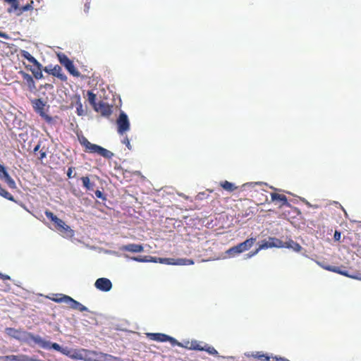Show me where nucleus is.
Listing matches in <instances>:
<instances>
[{
	"label": "nucleus",
	"instance_id": "f257e3e1",
	"mask_svg": "<svg viewBox=\"0 0 361 361\" xmlns=\"http://www.w3.org/2000/svg\"><path fill=\"white\" fill-rule=\"evenodd\" d=\"M79 141L81 145L85 147L86 152L97 154L107 159H111L114 157L113 152L99 145L91 143L85 136L79 137Z\"/></svg>",
	"mask_w": 361,
	"mask_h": 361
},
{
	"label": "nucleus",
	"instance_id": "f03ea898",
	"mask_svg": "<svg viewBox=\"0 0 361 361\" xmlns=\"http://www.w3.org/2000/svg\"><path fill=\"white\" fill-rule=\"evenodd\" d=\"M44 214L49 219L54 223L56 229L63 236L70 238L73 236L74 231L62 219L58 218L53 212L48 209L44 212Z\"/></svg>",
	"mask_w": 361,
	"mask_h": 361
},
{
	"label": "nucleus",
	"instance_id": "7ed1b4c3",
	"mask_svg": "<svg viewBox=\"0 0 361 361\" xmlns=\"http://www.w3.org/2000/svg\"><path fill=\"white\" fill-rule=\"evenodd\" d=\"M35 111L46 122L50 123L52 122L51 116L45 113V103L41 99H35L31 101Z\"/></svg>",
	"mask_w": 361,
	"mask_h": 361
},
{
	"label": "nucleus",
	"instance_id": "20e7f679",
	"mask_svg": "<svg viewBox=\"0 0 361 361\" xmlns=\"http://www.w3.org/2000/svg\"><path fill=\"white\" fill-rule=\"evenodd\" d=\"M117 132L119 135H123L124 133L130 130V123L128 116L123 111H121L118 118L116 120Z\"/></svg>",
	"mask_w": 361,
	"mask_h": 361
},
{
	"label": "nucleus",
	"instance_id": "39448f33",
	"mask_svg": "<svg viewBox=\"0 0 361 361\" xmlns=\"http://www.w3.org/2000/svg\"><path fill=\"white\" fill-rule=\"evenodd\" d=\"M30 339L34 341L36 344H38L40 347L44 349L53 348L55 350L60 352L62 347L56 343H51L42 338L39 336H34L32 334H29Z\"/></svg>",
	"mask_w": 361,
	"mask_h": 361
},
{
	"label": "nucleus",
	"instance_id": "423d86ee",
	"mask_svg": "<svg viewBox=\"0 0 361 361\" xmlns=\"http://www.w3.org/2000/svg\"><path fill=\"white\" fill-rule=\"evenodd\" d=\"M147 337L152 341H156L159 342H166L169 341L170 343L174 345L182 346L181 343H180L177 340L174 338L171 337L166 334L161 333H147Z\"/></svg>",
	"mask_w": 361,
	"mask_h": 361
},
{
	"label": "nucleus",
	"instance_id": "0eeeda50",
	"mask_svg": "<svg viewBox=\"0 0 361 361\" xmlns=\"http://www.w3.org/2000/svg\"><path fill=\"white\" fill-rule=\"evenodd\" d=\"M154 259L157 262L171 265H190L194 264L193 260L189 259L161 258L155 257H154Z\"/></svg>",
	"mask_w": 361,
	"mask_h": 361
},
{
	"label": "nucleus",
	"instance_id": "6e6552de",
	"mask_svg": "<svg viewBox=\"0 0 361 361\" xmlns=\"http://www.w3.org/2000/svg\"><path fill=\"white\" fill-rule=\"evenodd\" d=\"M90 358L93 361H118L119 358L113 355L94 350L88 351Z\"/></svg>",
	"mask_w": 361,
	"mask_h": 361
},
{
	"label": "nucleus",
	"instance_id": "1a4fd4ad",
	"mask_svg": "<svg viewBox=\"0 0 361 361\" xmlns=\"http://www.w3.org/2000/svg\"><path fill=\"white\" fill-rule=\"evenodd\" d=\"M60 63L65 66L68 71L73 76L78 77L80 75L79 71L75 68L73 61L69 59L66 55L63 54L59 56Z\"/></svg>",
	"mask_w": 361,
	"mask_h": 361
},
{
	"label": "nucleus",
	"instance_id": "9d476101",
	"mask_svg": "<svg viewBox=\"0 0 361 361\" xmlns=\"http://www.w3.org/2000/svg\"><path fill=\"white\" fill-rule=\"evenodd\" d=\"M94 110L97 113H100L103 116L109 117L112 114V106L106 102L100 101L97 106H94Z\"/></svg>",
	"mask_w": 361,
	"mask_h": 361
},
{
	"label": "nucleus",
	"instance_id": "9b49d317",
	"mask_svg": "<svg viewBox=\"0 0 361 361\" xmlns=\"http://www.w3.org/2000/svg\"><path fill=\"white\" fill-rule=\"evenodd\" d=\"M0 178L4 179L8 186L11 189L16 188L14 180L10 176L4 166L0 164Z\"/></svg>",
	"mask_w": 361,
	"mask_h": 361
},
{
	"label": "nucleus",
	"instance_id": "f8f14e48",
	"mask_svg": "<svg viewBox=\"0 0 361 361\" xmlns=\"http://www.w3.org/2000/svg\"><path fill=\"white\" fill-rule=\"evenodd\" d=\"M95 287L102 291L107 292L109 291L112 288V283L111 281L106 278H99L94 283Z\"/></svg>",
	"mask_w": 361,
	"mask_h": 361
},
{
	"label": "nucleus",
	"instance_id": "ddd939ff",
	"mask_svg": "<svg viewBox=\"0 0 361 361\" xmlns=\"http://www.w3.org/2000/svg\"><path fill=\"white\" fill-rule=\"evenodd\" d=\"M281 243L282 242L276 238H269V241L262 240L259 245L257 250L260 251L261 250L267 249L269 247H280Z\"/></svg>",
	"mask_w": 361,
	"mask_h": 361
},
{
	"label": "nucleus",
	"instance_id": "4468645a",
	"mask_svg": "<svg viewBox=\"0 0 361 361\" xmlns=\"http://www.w3.org/2000/svg\"><path fill=\"white\" fill-rule=\"evenodd\" d=\"M271 197L272 202L278 201L279 202V207L281 208L283 206L290 207V204L288 202L286 195L273 192L271 193Z\"/></svg>",
	"mask_w": 361,
	"mask_h": 361
},
{
	"label": "nucleus",
	"instance_id": "2eb2a0df",
	"mask_svg": "<svg viewBox=\"0 0 361 361\" xmlns=\"http://www.w3.org/2000/svg\"><path fill=\"white\" fill-rule=\"evenodd\" d=\"M120 250L121 251H127L130 252L137 253L143 251L144 247L140 244L130 243L128 245H123Z\"/></svg>",
	"mask_w": 361,
	"mask_h": 361
},
{
	"label": "nucleus",
	"instance_id": "dca6fc26",
	"mask_svg": "<svg viewBox=\"0 0 361 361\" xmlns=\"http://www.w3.org/2000/svg\"><path fill=\"white\" fill-rule=\"evenodd\" d=\"M326 270L331 271L335 273L340 274L343 276H349L353 279H357L361 280V274L357 275H349L346 271H341V269L338 267H332V266H324L323 267Z\"/></svg>",
	"mask_w": 361,
	"mask_h": 361
},
{
	"label": "nucleus",
	"instance_id": "f3484780",
	"mask_svg": "<svg viewBox=\"0 0 361 361\" xmlns=\"http://www.w3.org/2000/svg\"><path fill=\"white\" fill-rule=\"evenodd\" d=\"M19 73L22 75L23 80H25L26 85L28 87V89L30 91L34 90L36 88V87L33 78L30 74L25 73L23 71H20Z\"/></svg>",
	"mask_w": 361,
	"mask_h": 361
},
{
	"label": "nucleus",
	"instance_id": "a211bd4d",
	"mask_svg": "<svg viewBox=\"0 0 361 361\" xmlns=\"http://www.w3.org/2000/svg\"><path fill=\"white\" fill-rule=\"evenodd\" d=\"M51 75L57 77L61 81L66 82L67 80V76L62 72V68L60 66L56 65L51 68Z\"/></svg>",
	"mask_w": 361,
	"mask_h": 361
},
{
	"label": "nucleus",
	"instance_id": "6ab92c4d",
	"mask_svg": "<svg viewBox=\"0 0 361 361\" xmlns=\"http://www.w3.org/2000/svg\"><path fill=\"white\" fill-rule=\"evenodd\" d=\"M35 67V68H28V66H26L27 69H29L32 73L33 74V76L37 79L39 80L43 78L42 74V64L38 61V64H33Z\"/></svg>",
	"mask_w": 361,
	"mask_h": 361
},
{
	"label": "nucleus",
	"instance_id": "aec40b11",
	"mask_svg": "<svg viewBox=\"0 0 361 361\" xmlns=\"http://www.w3.org/2000/svg\"><path fill=\"white\" fill-rule=\"evenodd\" d=\"M256 238H250L247 239L243 243L238 244V246L240 249V252L242 253L245 251L248 250L255 243Z\"/></svg>",
	"mask_w": 361,
	"mask_h": 361
},
{
	"label": "nucleus",
	"instance_id": "412c9836",
	"mask_svg": "<svg viewBox=\"0 0 361 361\" xmlns=\"http://www.w3.org/2000/svg\"><path fill=\"white\" fill-rule=\"evenodd\" d=\"M69 305V307L73 310H78L80 312H85L87 311V308L78 302L77 300H74L71 297L69 300V302L68 304Z\"/></svg>",
	"mask_w": 361,
	"mask_h": 361
},
{
	"label": "nucleus",
	"instance_id": "4be33fe9",
	"mask_svg": "<svg viewBox=\"0 0 361 361\" xmlns=\"http://www.w3.org/2000/svg\"><path fill=\"white\" fill-rule=\"evenodd\" d=\"M283 246L287 248H290L295 252H300L302 250L300 245L293 240L286 242Z\"/></svg>",
	"mask_w": 361,
	"mask_h": 361
},
{
	"label": "nucleus",
	"instance_id": "5701e85b",
	"mask_svg": "<svg viewBox=\"0 0 361 361\" xmlns=\"http://www.w3.org/2000/svg\"><path fill=\"white\" fill-rule=\"evenodd\" d=\"M71 297L63 294H56L55 297L51 298V300L56 302H64L66 304H68L69 300Z\"/></svg>",
	"mask_w": 361,
	"mask_h": 361
},
{
	"label": "nucleus",
	"instance_id": "b1692460",
	"mask_svg": "<svg viewBox=\"0 0 361 361\" xmlns=\"http://www.w3.org/2000/svg\"><path fill=\"white\" fill-rule=\"evenodd\" d=\"M220 186L228 192H233L237 187L235 185L228 180L221 181L219 183Z\"/></svg>",
	"mask_w": 361,
	"mask_h": 361
},
{
	"label": "nucleus",
	"instance_id": "393cba45",
	"mask_svg": "<svg viewBox=\"0 0 361 361\" xmlns=\"http://www.w3.org/2000/svg\"><path fill=\"white\" fill-rule=\"evenodd\" d=\"M6 2L11 4L10 8L7 9L8 13H11L13 11H18L20 12L19 3L18 0H4Z\"/></svg>",
	"mask_w": 361,
	"mask_h": 361
},
{
	"label": "nucleus",
	"instance_id": "a878e982",
	"mask_svg": "<svg viewBox=\"0 0 361 361\" xmlns=\"http://www.w3.org/2000/svg\"><path fill=\"white\" fill-rule=\"evenodd\" d=\"M6 332L8 336H12L16 339H20V334L22 333H23V334L25 333L24 331H21L16 329L14 328H6Z\"/></svg>",
	"mask_w": 361,
	"mask_h": 361
},
{
	"label": "nucleus",
	"instance_id": "bb28decb",
	"mask_svg": "<svg viewBox=\"0 0 361 361\" xmlns=\"http://www.w3.org/2000/svg\"><path fill=\"white\" fill-rule=\"evenodd\" d=\"M82 185L87 190H93L94 184L90 182L88 176H82L81 178Z\"/></svg>",
	"mask_w": 361,
	"mask_h": 361
},
{
	"label": "nucleus",
	"instance_id": "cd10ccee",
	"mask_svg": "<svg viewBox=\"0 0 361 361\" xmlns=\"http://www.w3.org/2000/svg\"><path fill=\"white\" fill-rule=\"evenodd\" d=\"M131 259L139 262H157V261L154 259V257L152 256L133 257H131Z\"/></svg>",
	"mask_w": 361,
	"mask_h": 361
},
{
	"label": "nucleus",
	"instance_id": "c85d7f7f",
	"mask_svg": "<svg viewBox=\"0 0 361 361\" xmlns=\"http://www.w3.org/2000/svg\"><path fill=\"white\" fill-rule=\"evenodd\" d=\"M20 54L22 57L26 59L29 62L33 64H38V61L34 56H32L27 51L22 50Z\"/></svg>",
	"mask_w": 361,
	"mask_h": 361
},
{
	"label": "nucleus",
	"instance_id": "c756f323",
	"mask_svg": "<svg viewBox=\"0 0 361 361\" xmlns=\"http://www.w3.org/2000/svg\"><path fill=\"white\" fill-rule=\"evenodd\" d=\"M252 356L255 358H257L262 361H271V357L269 355L265 354L262 352H256L255 354H253Z\"/></svg>",
	"mask_w": 361,
	"mask_h": 361
},
{
	"label": "nucleus",
	"instance_id": "7c9ffc66",
	"mask_svg": "<svg viewBox=\"0 0 361 361\" xmlns=\"http://www.w3.org/2000/svg\"><path fill=\"white\" fill-rule=\"evenodd\" d=\"M88 101L90 104L92 106L93 109L98 103L96 102L97 96L92 91L87 92Z\"/></svg>",
	"mask_w": 361,
	"mask_h": 361
},
{
	"label": "nucleus",
	"instance_id": "2f4dec72",
	"mask_svg": "<svg viewBox=\"0 0 361 361\" xmlns=\"http://www.w3.org/2000/svg\"><path fill=\"white\" fill-rule=\"evenodd\" d=\"M203 348L204 346H202L200 342L197 341H192L190 343V345L188 348L190 350L203 351Z\"/></svg>",
	"mask_w": 361,
	"mask_h": 361
},
{
	"label": "nucleus",
	"instance_id": "473e14b6",
	"mask_svg": "<svg viewBox=\"0 0 361 361\" xmlns=\"http://www.w3.org/2000/svg\"><path fill=\"white\" fill-rule=\"evenodd\" d=\"M0 195L8 200L16 202L13 196L3 188L0 189Z\"/></svg>",
	"mask_w": 361,
	"mask_h": 361
},
{
	"label": "nucleus",
	"instance_id": "72a5a7b5",
	"mask_svg": "<svg viewBox=\"0 0 361 361\" xmlns=\"http://www.w3.org/2000/svg\"><path fill=\"white\" fill-rule=\"evenodd\" d=\"M33 4H34V1L32 0L30 4H27L25 5V6H22L20 8V12H18L17 13V15L20 16V14H22L25 11H32L33 9Z\"/></svg>",
	"mask_w": 361,
	"mask_h": 361
},
{
	"label": "nucleus",
	"instance_id": "f704fd0d",
	"mask_svg": "<svg viewBox=\"0 0 361 361\" xmlns=\"http://www.w3.org/2000/svg\"><path fill=\"white\" fill-rule=\"evenodd\" d=\"M203 351H206L209 355H215V356L218 355L217 350L214 347L209 345L207 344H205L204 345Z\"/></svg>",
	"mask_w": 361,
	"mask_h": 361
},
{
	"label": "nucleus",
	"instance_id": "c9c22d12",
	"mask_svg": "<svg viewBox=\"0 0 361 361\" xmlns=\"http://www.w3.org/2000/svg\"><path fill=\"white\" fill-rule=\"evenodd\" d=\"M16 361H41V360L35 359L26 355H18Z\"/></svg>",
	"mask_w": 361,
	"mask_h": 361
},
{
	"label": "nucleus",
	"instance_id": "e433bc0d",
	"mask_svg": "<svg viewBox=\"0 0 361 361\" xmlns=\"http://www.w3.org/2000/svg\"><path fill=\"white\" fill-rule=\"evenodd\" d=\"M226 253L228 254L230 256H234L235 255L240 254L241 252H240V249L237 245L228 249L226 251Z\"/></svg>",
	"mask_w": 361,
	"mask_h": 361
},
{
	"label": "nucleus",
	"instance_id": "4c0bfd02",
	"mask_svg": "<svg viewBox=\"0 0 361 361\" xmlns=\"http://www.w3.org/2000/svg\"><path fill=\"white\" fill-rule=\"evenodd\" d=\"M17 356H18V355H10L0 356V361H16Z\"/></svg>",
	"mask_w": 361,
	"mask_h": 361
},
{
	"label": "nucleus",
	"instance_id": "58836bf2",
	"mask_svg": "<svg viewBox=\"0 0 361 361\" xmlns=\"http://www.w3.org/2000/svg\"><path fill=\"white\" fill-rule=\"evenodd\" d=\"M76 112L78 116H82L85 114L82 104L80 101L76 103Z\"/></svg>",
	"mask_w": 361,
	"mask_h": 361
},
{
	"label": "nucleus",
	"instance_id": "ea45409f",
	"mask_svg": "<svg viewBox=\"0 0 361 361\" xmlns=\"http://www.w3.org/2000/svg\"><path fill=\"white\" fill-rule=\"evenodd\" d=\"M95 195H96V197L97 198H99V199H101L102 200H106V195L102 192H101L99 190L95 191Z\"/></svg>",
	"mask_w": 361,
	"mask_h": 361
},
{
	"label": "nucleus",
	"instance_id": "a19ab883",
	"mask_svg": "<svg viewBox=\"0 0 361 361\" xmlns=\"http://www.w3.org/2000/svg\"><path fill=\"white\" fill-rule=\"evenodd\" d=\"M74 169H75V168L72 167V166L68 168V169L67 171V176L68 178H71L75 176V175L73 176V172Z\"/></svg>",
	"mask_w": 361,
	"mask_h": 361
},
{
	"label": "nucleus",
	"instance_id": "79ce46f5",
	"mask_svg": "<svg viewBox=\"0 0 361 361\" xmlns=\"http://www.w3.org/2000/svg\"><path fill=\"white\" fill-rule=\"evenodd\" d=\"M122 142H123L124 145H126V146L129 149H131V145H130V140H129V139L128 138V137H124V139L123 140Z\"/></svg>",
	"mask_w": 361,
	"mask_h": 361
},
{
	"label": "nucleus",
	"instance_id": "37998d69",
	"mask_svg": "<svg viewBox=\"0 0 361 361\" xmlns=\"http://www.w3.org/2000/svg\"><path fill=\"white\" fill-rule=\"evenodd\" d=\"M271 361H290L286 358L284 357H278L276 356L271 357Z\"/></svg>",
	"mask_w": 361,
	"mask_h": 361
},
{
	"label": "nucleus",
	"instance_id": "c03bdc74",
	"mask_svg": "<svg viewBox=\"0 0 361 361\" xmlns=\"http://www.w3.org/2000/svg\"><path fill=\"white\" fill-rule=\"evenodd\" d=\"M334 238L335 240H339L340 238H341V233L336 231L335 233H334Z\"/></svg>",
	"mask_w": 361,
	"mask_h": 361
},
{
	"label": "nucleus",
	"instance_id": "a18cd8bd",
	"mask_svg": "<svg viewBox=\"0 0 361 361\" xmlns=\"http://www.w3.org/2000/svg\"><path fill=\"white\" fill-rule=\"evenodd\" d=\"M0 279L2 280H10L11 279V278L8 275L4 274L1 272H0Z\"/></svg>",
	"mask_w": 361,
	"mask_h": 361
},
{
	"label": "nucleus",
	"instance_id": "49530a36",
	"mask_svg": "<svg viewBox=\"0 0 361 361\" xmlns=\"http://www.w3.org/2000/svg\"><path fill=\"white\" fill-rule=\"evenodd\" d=\"M60 353H61L63 355H68L70 353V351L68 349V348H62L61 350H60Z\"/></svg>",
	"mask_w": 361,
	"mask_h": 361
},
{
	"label": "nucleus",
	"instance_id": "de8ad7c7",
	"mask_svg": "<svg viewBox=\"0 0 361 361\" xmlns=\"http://www.w3.org/2000/svg\"><path fill=\"white\" fill-rule=\"evenodd\" d=\"M258 252H259V250H257V248L255 251L251 252H250L249 254H247V257H253V256H255V255H257Z\"/></svg>",
	"mask_w": 361,
	"mask_h": 361
},
{
	"label": "nucleus",
	"instance_id": "09e8293b",
	"mask_svg": "<svg viewBox=\"0 0 361 361\" xmlns=\"http://www.w3.org/2000/svg\"><path fill=\"white\" fill-rule=\"evenodd\" d=\"M39 153H40V156L39 157V159H43L44 158L46 157L47 154L44 151L41 150Z\"/></svg>",
	"mask_w": 361,
	"mask_h": 361
},
{
	"label": "nucleus",
	"instance_id": "8fccbe9b",
	"mask_svg": "<svg viewBox=\"0 0 361 361\" xmlns=\"http://www.w3.org/2000/svg\"><path fill=\"white\" fill-rule=\"evenodd\" d=\"M0 37L4 39H8V35L6 33L3 32L1 31H0Z\"/></svg>",
	"mask_w": 361,
	"mask_h": 361
},
{
	"label": "nucleus",
	"instance_id": "3c124183",
	"mask_svg": "<svg viewBox=\"0 0 361 361\" xmlns=\"http://www.w3.org/2000/svg\"><path fill=\"white\" fill-rule=\"evenodd\" d=\"M44 71L51 75V68H49L48 67H45L44 69Z\"/></svg>",
	"mask_w": 361,
	"mask_h": 361
},
{
	"label": "nucleus",
	"instance_id": "603ef678",
	"mask_svg": "<svg viewBox=\"0 0 361 361\" xmlns=\"http://www.w3.org/2000/svg\"><path fill=\"white\" fill-rule=\"evenodd\" d=\"M39 147H40L39 145H36L35 147L34 148V152H36L37 151H38Z\"/></svg>",
	"mask_w": 361,
	"mask_h": 361
}]
</instances>
